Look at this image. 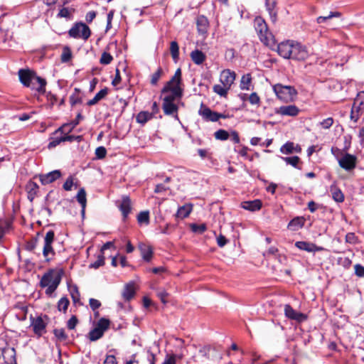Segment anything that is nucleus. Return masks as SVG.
I'll list each match as a JSON object with an SVG mask.
<instances>
[{
  "label": "nucleus",
  "instance_id": "09e8293b",
  "mask_svg": "<svg viewBox=\"0 0 364 364\" xmlns=\"http://www.w3.org/2000/svg\"><path fill=\"white\" fill-rule=\"evenodd\" d=\"M53 332L55 337L61 341H65L68 338L63 328L55 329Z\"/></svg>",
  "mask_w": 364,
  "mask_h": 364
},
{
  "label": "nucleus",
  "instance_id": "6e6d98bb",
  "mask_svg": "<svg viewBox=\"0 0 364 364\" xmlns=\"http://www.w3.org/2000/svg\"><path fill=\"white\" fill-rule=\"evenodd\" d=\"M249 102L253 105H259L260 98L256 92H252L249 97Z\"/></svg>",
  "mask_w": 364,
  "mask_h": 364
},
{
  "label": "nucleus",
  "instance_id": "de8ad7c7",
  "mask_svg": "<svg viewBox=\"0 0 364 364\" xmlns=\"http://www.w3.org/2000/svg\"><path fill=\"white\" fill-rule=\"evenodd\" d=\"M341 14L339 12H331L329 15L326 16H319L317 18V23H322L326 22L327 20L331 19L333 17H339Z\"/></svg>",
  "mask_w": 364,
  "mask_h": 364
},
{
  "label": "nucleus",
  "instance_id": "e2e57ef3",
  "mask_svg": "<svg viewBox=\"0 0 364 364\" xmlns=\"http://www.w3.org/2000/svg\"><path fill=\"white\" fill-rule=\"evenodd\" d=\"M356 237L353 232H348L346 235V242L350 244L355 243Z\"/></svg>",
  "mask_w": 364,
  "mask_h": 364
},
{
  "label": "nucleus",
  "instance_id": "9d476101",
  "mask_svg": "<svg viewBox=\"0 0 364 364\" xmlns=\"http://www.w3.org/2000/svg\"><path fill=\"white\" fill-rule=\"evenodd\" d=\"M54 232L50 230L46 232L44 237V245L43 248V255L46 262H49L52 259L55 255V252L52 247V243L54 240Z\"/></svg>",
  "mask_w": 364,
  "mask_h": 364
},
{
  "label": "nucleus",
  "instance_id": "7ed1b4c3",
  "mask_svg": "<svg viewBox=\"0 0 364 364\" xmlns=\"http://www.w3.org/2000/svg\"><path fill=\"white\" fill-rule=\"evenodd\" d=\"M273 90L277 97L284 102H293L297 95L296 89L290 85L276 84L273 86Z\"/></svg>",
  "mask_w": 364,
  "mask_h": 364
},
{
  "label": "nucleus",
  "instance_id": "864d4df0",
  "mask_svg": "<svg viewBox=\"0 0 364 364\" xmlns=\"http://www.w3.org/2000/svg\"><path fill=\"white\" fill-rule=\"evenodd\" d=\"M71 57H72V53H71L70 48H65L63 49V53L61 55L62 62L66 63V62L69 61L71 59Z\"/></svg>",
  "mask_w": 364,
  "mask_h": 364
},
{
  "label": "nucleus",
  "instance_id": "603ef678",
  "mask_svg": "<svg viewBox=\"0 0 364 364\" xmlns=\"http://www.w3.org/2000/svg\"><path fill=\"white\" fill-rule=\"evenodd\" d=\"M164 97L163 102H174L176 100L181 99L182 96H175L173 92H168Z\"/></svg>",
  "mask_w": 364,
  "mask_h": 364
},
{
  "label": "nucleus",
  "instance_id": "6e6552de",
  "mask_svg": "<svg viewBox=\"0 0 364 364\" xmlns=\"http://www.w3.org/2000/svg\"><path fill=\"white\" fill-rule=\"evenodd\" d=\"M364 109V91L359 92L354 99L351 108L350 118L354 122H357Z\"/></svg>",
  "mask_w": 364,
  "mask_h": 364
},
{
  "label": "nucleus",
  "instance_id": "4c0bfd02",
  "mask_svg": "<svg viewBox=\"0 0 364 364\" xmlns=\"http://www.w3.org/2000/svg\"><path fill=\"white\" fill-rule=\"evenodd\" d=\"M73 9H70L69 8L63 7L60 9L57 16L58 18H65L66 19H71L73 16Z\"/></svg>",
  "mask_w": 364,
  "mask_h": 364
},
{
  "label": "nucleus",
  "instance_id": "8fccbe9b",
  "mask_svg": "<svg viewBox=\"0 0 364 364\" xmlns=\"http://www.w3.org/2000/svg\"><path fill=\"white\" fill-rule=\"evenodd\" d=\"M112 60L113 58L109 53L104 52L101 55L100 62L101 64L108 65L112 62Z\"/></svg>",
  "mask_w": 364,
  "mask_h": 364
},
{
  "label": "nucleus",
  "instance_id": "5701e85b",
  "mask_svg": "<svg viewBox=\"0 0 364 364\" xmlns=\"http://www.w3.org/2000/svg\"><path fill=\"white\" fill-rule=\"evenodd\" d=\"M193 205L191 203H186L178 208L176 213V217L179 219H184L189 216L192 212Z\"/></svg>",
  "mask_w": 364,
  "mask_h": 364
},
{
  "label": "nucleus",
  "instance_id": "c756f323",
  "mask_svg": "<svg viewBox=\"0 0 364 364\" xmlns=\"http://www.w3.org/2000/svg\"><path fill=\"white\" fill-rule=\"evenodd\" d=\"M108 93V89L107 87L102 89L100 92H98L95 96L90 100L87 102V105L92 106L97 104L100 100H102L106 97Z\"/></svg>",
  "mask_w": 364,
  "mask_h": 364
},
{
  "label": "nucleus",
  "instance_id": "2f4dec72",
  "mask_svg": "<svg viewBox=\"0 0 364 364\" xmlns=\"http://www.w3.org/2000/svg\"><path fill=\"white\" fill-rule=\"evenodd\" d=\"M162 107L166 115L175 114L178 111V106L174 102H163Z\"/></svg>",
  "mask_w": 364,
  "mask_h": 364
},
{
  "label": "nucleus",
  "instance_id": "69168bd1",
  "mask_svg": "<svg viewBox=\"0 0 364 364\" xmlns=\"http://www.w3.org/2000/svg\"><path fill=\"white\" fill-rule=\"evenodd\" d=\"M217 243L219 247H223L228 243V240L225 236L220 235L217 237Z\"/></svg>",
  "mask_w": 364,
  "mask_h": 364
},
{
  "label": "nucleus",
  "instance_id": "f03ea898",
  "mask_svg": "<svg viewBox=\"0 0 364 364\" xmlns=\"http://www.w3.org/2000/svg\"><path fill=\"white\" fill-rule=\"evenodd\" d=\"M64 272L62 269L55 268L50 269L46 272L42 277L40 285L41 287L45 288L46 294L51 296L59 286Z\"/></svg>",
  "mask_w": 364,
  "mask_h": 364
},
{
  "label": "nucleus",
  "instance_id": "423d86ee",
  "mask_svg": "<svg viewBox=\"0 0 364 364\" xmlns=\"http://www.w3.org/2000/svg\"><path fill=\"white\" fill-rule=\"evenodd\" d=\"M332 154L336 157L339 166L346 171H351L356 166V157L350 154H344L342 156L339 157L341 151L338 149H331Z\"/></svg>",
  "mask_w": 364,
  "mask_h": 364
},
{
  "label": "nucleus",
  "instance_id": "473e14b6",
  "mask_svg": "<svg viewBox=\"0 0 364 364\" xmlns=\"http://www.w3.org/2000/svg\"><path fill=\"white\" fill-rule=\"evenodd\" d=\"M77 200L82 206V213L84 214L86 207V193L84 188H80L77 194Z\"/></svg>",
  "mask_w": 364,
  "mask_h": 364
},
{
  "label": "nucleus",
  "instance_id": "9b49d317",
  "mask_svg": "<svg viewBox=\"0 0 364 364\" xmlns=\"http://www.w3.org/2000/svg\"><path fill=\"white\" fill-rule=\"evenodd\" d=\"M198 114L206 122H217L219 119H225L226 116L214 111H212L208 107L201 103L198 110Z\"/></svg>",
  "mask_w": 364,
  "mask_h": 364
},
{
  "label": "nucleus",
  "instance_id": "a18cd8bd",
  "mask_svg": "<svg viewBox=\"0 0 364 364\" xmlns=\"http://www.w3.org/2000/svg\"><path fill=\"white\" fill-rule=\"evenodd\" d=\"M62 141H65V137L63 136H56V137H50V142L48 144V148L53 149L60 144Z\"/></svg>",
  "mask_w": 364,
  "mask_h": 364
},
{
  "label": "nucleus",
  "instance_id": "e433bc0d",
  "mask_svg": "<svg viewBox=\"0 0 364 364\" xmlns=\"http://www.w3.org/2000/svg\"><path fill=\"white\" fill-rule=\"evenodd\" d=\"M68 288L73 302L76 304L80 301V294L77 287L76 285H73L70 286Z\"/></svg>",
  "mask_w": 364,
  "mask_h": 364
},
{
  "label": "nucleus",
  "instance_id": "a878e982",
  "mask_svg": "<svg viewBox=\"0 0 364 364\" xmlns=\"http://www.w3.org/2000/svg\"><path fill=\"white\" fill-rule=\"evenodd\" d=\"M190 56L193 62L198 65H201L206 59L205 55L198 49L193 50Z\"/></svg>",
  "mask_w": 364,
  "mask_h": 364
},
{
  "label": "nucleus",
  "instance_id": "3c124183",
  "mask_svg": "<svg viewBox=\"0 0 364 364\" xmlns=\"http://www.w3.org/2000/svg\"><path fill=\"white\" fill-rule=\"evenodd\" d=\"M163 70L161 68H159L157 70L151 75V83L152 85H156L157 82L161 77Z\"/></svg>",
  "mask_w": 364,
  "mask_h": 364
},
{
  "label": "nucleus",
  "instance_id": "ea45409f",
  "mask_svg": "<svg viewBox=\"0 0 364 364\" xmlns=\"http://www.w3.org/2000/svg\"><path fill=\"white\" fill-rule=\"evenodd\" d=\"M137 220L139 224L148 225L149 223V212H140L137 216Z\"/></svg>",
  "mask_w": 364,
  "mask_h": 364
},
{
  "label": "nucleus",
  "instance_id": "f3484780",
  "mask_svg": "<svg viewBox=\"0 0 364 364\" xmlns=\"http://www.w3.org/2000/svg\"><path fill=\"white\" fill-rule=\"evenodd\" d=\"M196 26L198 32L201 35H205L209 28L208 19L203 15H200L196 18Z\"/></svg>",
  "mask_w": 364,
  "mask_h": 364
},
{
  "label": "nucleus",
  "instance_id": "0e129e2a",
  "mask_svg": "<svg viewBox=\"0 0 364 364\" xmlns=\"http://www.w3.org/2000/svg\"><path fill=\"white\" fill-rule=\"evenodd\" d=\"M355 273L358 277H364V267L358 264H355Z\"/></svg>",
  "mask_w": 364,
  "mask_h": 364
},
{
  "label": "nucleus",
  "instance_id": "39448f33",
  "mask_svg": "<svg viewBox=\"0 0 364 364\" xmlns=\"http://www.w3.org/2000/svg\"><path fill=\"white\" fill-rule=\"evenodd\" d=\"M255 28L260 41L265 45H269L274 41V36L269 32L264 20L261 17H257L255 20Z\"/></svg>",
  "mask_w": 364,
  "mask_h": 364
},
{
  "label": "nucleus",
  "instance_id": "13d9d810",
  "mask_svg": "<svg viewBox=\"0 0 364 364\" xmlns=\"http://www.w3.org/2000/svg\"><path fill=\"white\" fill-rule=\"evenodd\" d=\"M89 304H90V308L93 311L97 310L101 306L100 301L95 299H90Z\"/></svg>",
  "mask_w": 364,
  "mask_h": 364
},
{
  "label": "nucleus",
  "instance_id": "c85d7f7f",
  "mask_svg": "<svg viewBox=\"0 0 364 364\" xmlns=\"http://www.w3.org/2000/svg\"><path fill=\"white\" fill-rule=\"evenodd\" d=\"M82 118V115L78 114L77 116V119L75 121L72 122L70 124H64L62 127H59L54 133L56 134L58 132L65 133L67 130L68 132H71L79 123V119Z\"/></svg>",
  "mask_w": 364,
  "mask_h": 364
},
{
  "label": "nucleus",
  "instance_id": "4be33fe9",
  "mask_svg": "<svg viewBox=\"0 0 364 364\" xmlns=\"http://www.w3.org/2000/svg\"><path fill=\"white\" fill-rule=\"evenodd\" d=\"M333 199L337 203H342L344 200V195L341 190L337 186L336 182H334L329 189Z\"/></svg>",
  "mask_w": 364,
  "mask_h": 364
},
{
  "label": "nucleus",
  "instance_id": "aec40b11",
  "mask_svg": "<svg viewBox=\"0 0 364 364\" xmlns=\"http://www.w3.org/2000/svg\"><path fill=\"white\" fill-rule=\"evenodd\" d=\"M60 176V171L58 170H55L46 174L41 175L40 180L42 184L47 185L59 178Z\"/></svg>",
  "mask_w": 364,
  "mask_h": 364
},
{
  "label": "nucleus",
  "instance_id": "774afa93",
  "mask_svg": "<svg viewBox=\"0 0 364 364\" xmlns=\"http://www.w3.org/2000/svg\"><path fill=\"white\" fill-rule=\"evenodd\" d=\"M338 262L346 267H350L351 264V260L348 257H340Z\"/></svg>",
  "mask_w": 364,
  "mask_h": 364
},
{
  "label": "nucleus",
  "instance_id": "72a5a7b5",
  "mask_svg": "<svg viewBox=\"0 0 364 364\" xmlns=\"http://www.w3.org/2000/svg\"><path fill=\"white\" fill-rule=\"evenodd\" d=\"M153 118V114L149 112H140L136 117V120L141 124H146L149 120Z\"/></svg>",
  "mask_w": 364,
  "mask_h": 364
},
{
  "label": "nucleus",
  "instance_id": "bf43d9fd",
  "mask_svg": "<svg viewBox=\"0 0 364 364\" xmlns=\"http://www.w3.org/2000/svg\"><path fill=\"white\" fill-rule=\"evenodd\" d=\"M77 323V319L76 316H73L67 323V326L69 329L72 330L74 329Z\"/></svg>",
  "mask_w": 364,
  "mask_h": 364
},
{
  "label": "nucleus",
  "instance_id": "dca6fc26",
  "mask_svg": "<svg viewBox=\"0 0 364 364\" xmlns=\"http://www.w3.org/2000/svg\"><path fill=\"white\" fill-rule=\"evenodd\" d=\"M31 326L36 334L41 336L44 332L46 327V324L41 317L33 318L31 317Z\"/></svg>",
  "mask_w": 364,
  "mask_h": 364
},
{
  "label": "nucleus",
  "instance_id": "79ce46f5",
  "mask_svg": "<svg viewBox=\"0 0 364 364\" xmlns=\"http://www.w3.org/2000/svg\"><path fill=\"white\" fill-rule=\"evenodd\" d=\"M70 301L67 297H62L58 302V309L60 311L65 312L69 306Z\"/></svg>",
  "mask_w": 364,
  "mask_h": 364
},
{
  "label": "nucleus",
  "instance_id": "412c9836",
  "mask_svg": "<svg viewBox=\"0 0 364 364\" xmlns=\"http://www.w3.org/2000/svg\"><path fill=\"white\" fill-rule=\"evenodd\" d=\"M3 356L7 364H16V350L14 348L6 347L2 350Z\"/></svg>",
  "mask_w": 364,
  "mask_h": 364
},
{
  "label": "nucleus",
  "instance_id": "2eb2a0df",
  "mask_svg": "<svg viewBox=\"0 0 364 364\" xmlns=\"http://www.w3.org/2000/svg\"><path fill=\"white\" fill-rule=\"evenodd\" d=\"M299 112V109L294 105L281 106L275 109V113L281 116L296 117Z\"/></svg>",
  "mask_w": 364,
  "mask_h": 364
},
{
  "label": "nucleus",
  "instance_id": "5fc2aeb1",
  "mask_svg": "<svg viewBox=\"0 0 364 364\" xmlns=\"http://www.w3.org/2000/svg\"><path fill=\"white\" fill-rule=\"evenodd\" d=\"M333 124V119L328 117L319 123V125L325 129H329Z\"/></svg>",
  "mask_w": 364,
  "mask_h": 364
},
{
  "label": "nucleus",
  "instance_id": "4d7b16f0",
  "mask_svg": "<svg viewBox=\"0 0 364 364\" xmlns=\"http://www.w3.org/2000/svg\"><path fill=\"white\" fill-rule=\"evenodd\" d=\"M107 150L104 146H99L95 149V155L97 159H102L105 157Z\"/></svg>",
  "mask_w": 364,
  "mask_h": 364
},
{
  "label": "nucleus",
  "instance_id": "f257e3e1",
  "mask_svg": "<svg viewBox=\"0 0 364 364\" xmlns=\"http://www.w3.org/2000/svg\"><path fill=\"white\" fill-rule=\"evenodd\" d=\"M278 54L284 59L305 60L309 56L306 48L298 42L287 41L277 46Z\"/></svg>",
  "mask_w": 364,
  "mask_h": 364
},
{
  "label": "nucleus",
  "instance_id": "7c9ffc66",
  "mask_svg": "<svg viewBox=\"0 0 364 364\" xmlns=\"http://www.w3.org/2000/svg\"><path fill=\"white\" fill-rule=\"evenodd\" d=\"M135 294V288L134 283L127 284L124 289L122 296L127 301H129Z\"/></svg>",
  "mask_w": 364,
  "mask_h": 364
},
{
  "label": "nucleus",
  "instance_id": "a211bd4d",
  "mask_svg": "<svg viewBox=\"0 0 364 364\" xmlns=\"http://www.w3.org/2000/svg\"><path fill=\"white\" fill-rule=\"evenodd\" d=\"M35 73L28 69H21L18 70V77L20 82L26 87H28L30 85L31 81L34 76Z\"/></svg>",
  "mask_w": 364,
  "mask_h": 364
},
{
  "label": "nucleus",
  "instance_id": "338daca9",
  "mask_svg": "<svg viewBox=\"0 0 364 364\" xmlns=\"http://www.w3.org/2000/svg\"><path fill=\"white\" fill-rule=\"evenodd\" d=\"M104 364H117L115 356L113 355H107Z\"/></svg>",
  "mask_w": 364,
  "mask_h": 364
},
{
  "label": "nucleus",
  "instance_id": "4468645a",
  "mask_svg": "<svg viewBox=\"0 0 364 364\" xmlns=\"http://www.w3.org/2000/svg\"><path fill=\"white\" fill-rule=\"evenodd\" d=\"M31 85L28 87L37 91L40 94H43L46 92V81L45 79L36 75L35 73L32 80L30 82Z\"/></svg>",
  "mask_w": 364,
  "mask_h": 364
},
{
  "label": "nucleus",
  "instance_id": "052dcab7",
  "mask_svg": "<svg viewBox=\"0 0 364 364\" xmlns=\"http://www.w3.org/2000/svg\"><path fill=\"white\" fill-rule=\"evenodd\" d=\"M73 186V178L72 176H69L65 182L63 184V188L65 191H70Z\"/></svg>",
  "mask_w": 364,
  "mask_h": 364
},
{
  "label": "nucleus",
  "instance_id": "a19ab883",
  "mask_svg": "<svg viewBox=\"0 0 364 364\" xmlns=\"http://www.w3.org/2000/svg\"><path fill=\"white\" fill-rule=\"evenodd\" d=\"M280 151L284 154H290L294 152V144L287 142L280 148Z\"/></svg>",
  "mask_w": 364,
  "mask_h": 364
},
{
  "label": "nucleus",
  "instance_id": "37998d69",
  "mask_svg": "<svg viewBox=\"0 0 364 364\" xmlns=\"http://www.w3.org/2000/svg\"><path fill=\"white\" fill-rule=\"evenodd\" d=\"M281 159L284 161L287 164H289L295 168H297V165L300 161V159L297 156H291V157H284L282 156Z\"/></svg>",
  "mask_w": 364,
  "mask_h": 364
},
{
  "label": "nucleus",
  "instance_id": "ddd939ff",
  "mask_svg": "<svg viewBox=\"0 0 364 364\" xmlns=\"http://www.w3.org/2000/svg\"><path fill=\"white\" fill-rule=\"evenodd\" d=\"M236 77L235 72L230 69L223 70L220 75V82L225 87L230 89Z\"/></svg>",
  "mask_w": 364,
  "mask_h": 364
},
{
  "label": "nucleus",
  "instance_id": "f704fd0d",
  "mask_svg": "<svg viewBox=\"0 0 364 364\" xmlns=\"http://www.w3.org/2000/svg\"><path fill=\"white\" fill-rule=\"evenodd\" d=\"M170 53L174 62H177L179 58V46L176 41L171 42Z\"/></svg>",
  "mask_w": 364,
  "mask_h": 364
},
{
  "label": "nucleus",
  "instance_id": "b1692460",
  "mask_svg": "<svg viewBox=\"0 0 364 364\" xmlns=\"http://www.w3.org/2000/svg\"><path fill=\"white\" fill-rule=\"evenodd\" d=\"M125 219L131 211V200L128 196H124L118 205Z\"/></svg>",
  "mask_w": 364,
  "mask_h": 364
},
{
  "label": "nucleus",
  "instance_id": "1a4fd4ad",
  "mask_svg": "<svg viewBox=\"0 0 364 364\" xmlns=\"http://www.w3.org/2000/svg\"><path fill=\"white\" fill-rule=\"evenodd\" d=\"M109 321L107 318H102L97 323L96 326L90 332L89 338L92 341L100 339L104 334L105 331L109 328Z\"/></svg>",
  "mask_w": 364,
  "mask_h": 364
},
{
  "label": "nucleus",
  "instance_id": "c9c22d12",
  "mask_svg": "<svg viewBox=\"0 0 364 364\" xmlns=\"http://www.w3.org/2000/svg\"><path fill=\"white\" fill-rule=\"evenodd\" d=\"M214 92L220 95V97H226L230 88L225 87L224 85H215L213 87Z\"/></svg>",
  "mask_w": 364,
  "mask_h": 364
},
{
  "label": "nucleus",
  "instance_id": "0eeeda50",
  "mask_svg": "<svg viewBox=\"0 0 364 364\" xmlns=\"http://www.w3.org/2000/svg\"><path fill=\"white\" fill-rule=\"evenodd\" d=\"M68 34L73 38H82L87 41L91 35V31L85 23L79 22L73 25L69 30Z\"/></svg>",
  "mask_w": 364,
  "mask_h": 364
},
{
  "label": "nucleus",
  "instance_id": "49530a36",
  "mask_svg": "<svg viewBox=\"0 0 364 364\" xmlns=\"http://www.w3.org/2000/svg\"><path fill=\"white\" fill-rule=\"evenodd\" d=\"M104 253H101L98 255L97 259L90 264V268L97 269L98 267L105 264V257L103 255Z\"/></svg>",
  "mask_w": 364,
  "mask_h": 364
},
{
  "label": "nucleus",
  "instance_id": "20e7f679",
  "mask_svg": "<svg viewBox=\"0 0 364 364\" xmlns=\"http://www.w3.org/2000/svg\"><path fill=\"white\" fill-rule=\"evenodd\" d=\"M181 70L177 69L174 75L166 84L161 90L162 93L173 92L175 96L183 95V88L181 87Z\"/></svg>",
  "mask_w": 364,
  "mask_h": 364
},
{
  "label": "nucleus",
  "instance_id": "6ab92c4d",
  "mask_svg": "<svg viewBox=\"0 0 364 364\" xmlns=\"http://www.w3.org/2000/svg\"><path fill=\"white\" fill-rule=\"evenodd\" d=\"M295 246L301 250H305L308 252H318L323 250V247H318L314 243H310L304 241H298L295 243Z\"/></svg>",
  "mask_w": 364,
  "mask_h": 364
},
{
  "label": "nucleus",
  "instance_id": "f8f14e48",
  "mask_svg": "<svg viewBox=\"0 0 364 364\" xmlns=\"http://www.w3.org/2000/svg\"><path fill=\"white\" fill-rule=\"evenodd\" d=\"M284 311L286 317L297 322L304 321L307 318L306 314L296 311L289 304L284 305Z\"/></svg>",
  "mask_w": 364,
  "mask_h": 364
},
{
  "label": "nucleus",
  "instance_id": "393cba45",
  "mask_svg": "<svg viewBox=\"0 0 364 364\" xmlns=\"http://www.w3.org/2000/svg\"><path fill=\"white\" fill-rule=\"evenodd\" d=\"M241 207L250 211H257L261 208L262 203L259 200L244 201L241 203Z\"/></svg>",
  "mask_w": 364,
  "mask_h": 364
},
{
  "label": "nucleus",
  "instance_id": "58836bf2",
  "mask_svg": "<svg viewBox=\"0 0 364 364\" xmlns=\"http://www.w3.org/2000/svg\"><path fill=\"white\" fill-rule=\"evenodd\" d=\"M82 102L81 97L80 96V90L77 88H75L74 92L70 97V102L72 106H74L77 104H79Z\"/></svg>",
  "mask_w": 364,
  "mask_h": 364
},
{
  "label": "nucleus",
  "instance_id": "bb28decb",
  "mask_svg": "<svg viewBox=\"0 0 364 364\" xmlns=\"http://www.w3.org/2000/svg\"><path fill=\"white\" fill-rule=\"evenodd\" d=\"M139 249L143 259L149 262L151 259L153 255V250L151 246L141 243L139 245Z\"/></svg>",
  "mask_w": 364,
  "mask_h": 364
},
{
  "label": "nucleus",
  "instance_id": "c03bdc74",
  "mask_svg": "<svg viewBox=\"0 0 364 364\" xmlns=\"http://www.w3.org/2000/svg\"><path fill=\"white\" fill-rule=\"evenodd\" d=\"M214 136L218 140L225 141L229 138L230 134L224 129H219L215 132Z\"/></svg>",
  "mask_w": 364,
  "mask_h": 364
},
{
  "label": "nucleus",
  "instance_id": "680f3d73",
  "mask_svg": "<svg viewBox=\"0 0 364 364\" xmlns=\"http://www.w3.org/2000/svg\"><path fill=\"white\" fill-rule=\"evenodd\" d=\"M192 230L194 232H199L200 233L205 232L206 230V226L205 224H201L199 225H197L196 224H193L191 225Z\"/></svg>",
  "mask_w": 364,
  "mask_h": 364
},
{
  "label": "nucleus",
  "instance_id": "cd10ccee",
  "mask_svg": "<svg viewBox=\"0 0 364 364\" xmlns=\"http://www.w3.org/2000/svg\"><path fill=\"white\" fill-rule=\"evenodd\" d=\"M252 80L250 73L243 75L240 80V88L242 90H250L252 89Z\"/></svg>",
  "mask_w": 364,
  "mask_h": 364
}]
</instances>
